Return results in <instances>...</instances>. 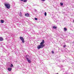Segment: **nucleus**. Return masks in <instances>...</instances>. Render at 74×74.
Here are the masks:
<instances>
[{
	"instance_id": "f257e3e1",
	"label": "nucleus",
	"mask_w": 74,
	"mask_h": 74,
	"mask_svg": "<svg viewBox=\"0 0 74 74\" xmlns=\"http://www.w3.org/2000/svg\"><path fill=\"white\" fill-rule=\"evenodd\" d=\"M45 42L44 40H42V42L40 44V45H38V46L37 47L38 49H40L42 48L43 47H45V45H44Z\"/></svg>"
},
{
	"instance_id": "f03ea898",
	"label": "nucleus",
	"mask_w": 74,
	"mask_h": 74,
	"mask_svg": "<svg viewBox=\"0 0 74 74\" xmlns=\"http://www.w3.org/2000/svg\"><path fill=\"white\" fill-rule=\"evenodd\" d=\"M5 5L7 8L8 9L10 8V4L5 3Z\"/></svg>"
},
{
	"instance_id": "7ed1b4c3",
	"label": "nucleus",
	"mask_w": 74,
	"mask_h": 74,
	"mask_svg": "<svg viewBox=\"0 0 74 74\" xmlns=\"http://www.w3.org/2000/svg\"><path fill=\"white\" fill-rule=\"evenodd\" d=\"M20 38L21 41H22V42L23 43H24L25 42V40H24V38L23 37L21 36L20 37Z\"/></svg>"
},
{
	"instance_id": "20e7f679",
	"label": "nucleus",
	"mask_w": 74,
	"mask_h": 74,
	"mask_svg": "<svg viewBox=\"0 0 74 74\" xmlns=\"http://www.w3.org/2000/svg\"><path fill=\"white\" fill-rule=\"evenodd\" d=\"M27 61L28 63H31V60H29V59L27 58Z\"/></svg>"
},
{
	"instance_id": "39448f33",
	"label": "nucleus",
	"mask_w": 74,
	"mask_h": 74,
	"mask_svg": "<svg viewBox=\"0 0 74 74\" xmlns=\"http://www.w3.org/2000/svg\"><path fill=\"white\" fill-rule=\"evenodd\" d=\"M21 1H23V2H24L25 3H26L27 2V1L28 0H20Z\"/></svg>"
},
{
	"instance_id": "423d86ee",
	"label": "nucleus",
	"mask_w": 74,
	"mask_h": 74,
	"mask_svg": "<svg viewBox=\"0 0 74 74\" xmlns=\"http://www.w3.org/2000/svg\"><path fill=\"white\" fill-rule=\"evenodd\" d=\"M25 16H29V14L28 13H27L25 14Z\"/></svg>"
},
{
	"instance_id": "0eeeda50",
	"label": "nucleus",
	"mask_w": 74,
	"mask_h": 74,
	"mask_svg": "<svg viewBox=\"0 0 74 74\" xmlns=\"http://www.w3.org/2000/svg\"><path fill=\"white\" fill-rule=\"evenodd\" d=\"M8 70L9 71H10L12 70V68H8Z\"/></svg>"
},
{
	"instance_id": "6e6552de",
	"label": "nucleus",
	"mask_w": 74,
	"mask_h": 74,
	"mask_svg": "<svg viewBox=\"0 0 74 74\" xmlns=\"http://www.w3.org/2000/svg\"><path fill=\"white\" fill-rule=\"evenodd\" d=\"M3 38L2 37H0V41H3Z\"/></svg>"
},
{
	"instance_id": "1a4fd4ad",
	"label": "nucleus",
	"mask_w": 74,
	"mask_h": 74,
	"mask_svg": "<svg viewBox=\"0 0 74 74\" xmlns=\"http://www.w3.org/2000/svg\"><path fill=\"white\" fill-rule=\"evenodd\" d=\"M53 29H56V28H57V27H55V26H54L53 27Z\"/></svg>"
},
{
	"instance_id": "9d476101",
	"label": "nucleus",
	"mask_w": 74,
	"mask_h": 74,
	"mask_svg": "<svg viewBox=\"0 0 74 74\" xmlns=\"http://www.w3.org/2000/svg\"><path fill=\"white\" fill-rule=\"evenodd\" d=\"M1 23H4V20H1Z\"/></svg>"
},
{
	"instance_id": "9b49d317",
	"label": "nucleus",
	"mask_w": 74,
	"mask_h": 74,
	"mask_svg": "<svg viewBox=\"0 0 74 74\" xmlns=\"http://www.w3.org/2000/svg\"><path fill=\"white\" fill-rule=\"evenodd\" d=\"M19 15L20 16H22V12H20V13L19 14Z\"/></svg>"
},
{
	"instance_id": "f8f14e48",
	"label": "nucleus",
	"mask_w": 74,
	"mask_h": 74,
	"mask_svg": "<svg viewBox=\"0 0 74 74\" xmlns=\"http://www.w3.org/2000/svg\"><path fill=\"white\" fill-rule=\"evenodd\" d=\"M60 4L61 6H63V3H60Z\"/></svg>"
},
{
	"instance_id": "ddd939ff",
	"label": "nucleus",
	"mask_w": 74,
	"mask_h": 74,
	"mask_svg": "<svg viewBox=\"0 0 74 74\" xmlns=\"http://www.w3.org/2000/svg\"><path fill=\"white\" fill-rule=\"evenodd\" d=\"M64 31H66V30H67V29L66 28H64Z\"/></svg>"
},
{
	"instance_id": "4468645a",
	"label": "nucleus",
	"mask_w": 74,
	"mask_h": 74,
	"mask_svg": "<svg viewBox=\"0 0 74 74\" xmlns=\"http://www.w3.org/2000/svg\"><path fill=\"white\" fill-rule=\"evenodd\" d=\"M10 67H13V64H11V65H10Z\"/></svg>"
},
{
	"instance_id": "2eb2a0df",
	"label": "nucleus",
	"mask_w": 74,
	"mask_h": 74,
	"mask_svg": "<svg viewBox=\"0 0 74 74\" xmlns=\"http://www.w3.org/2000/svg\"><path fill=\"white\" fill-rule=\"evenodd\" d=\"M45 16H47V12H45Z\"/></svg>"
},
{
	"instance_id": "dca6fc26",
	"label": "nucleus",
	"mask_w": 74,
	"mask_h": 74,
	"mask_svg": "<svg viewBox=\"0 0 74 74\" xmlns=\"http://www.w3.org/2000/svg\"><path fill=\"white\" fill-rule=\"evenodd\" d=\"M35 20H36V21H37V20H38V19H37V18H35Z\"/></svg>"
},
{
	"instance_id": "f3484780",
	"label": "nucleus",
	"mask_w": 74,
	"mask_h": 74,
	"mask_svg": "<svg viewBox=\"0 0 74 74\" xmlns=\"http://www.w3.org/2000/svg\"><path fill=\"white\" fill-rule=\"evenodd\" d=\"M34 11L35 12H37V10H36V9H34Z\"/></svg>"
},
{
	"instance_id": "a211bd4d",
	"label": "nucleus",
	"mask_w": 74,
	"mask_h": 74,
	"mask_svg": "<svg viewBox=\"0 0 74 74\" xmlns=\"http://www.w3.org/2000/svg\"><path fill=\"white\" fill-rule=\"evenodd\" d=\"M52 53H54V51H52Z\"/></svg>"
},
{
	"instance_id": "6ab92c4d",
	"label": "nucleus",
	"mask_w": 74,
	"mask_h": 74,
	"mask_svg": "<svg viewBox=\"0 0 74 74\" xmlns=\"http://www.w3.org/2000/svg\"><path fill=\"white\" fill-rule=\"evenodd\" d=\"M45 0H41V1H45Z\"/></svg>"
},
{
	"instance_id": "aec40b11",
	"label": "nucleus",
	"mask_w": 74,
	"mask_h": 74,
	"mask_svg": "<svg viewBox=\"0 0 74 74\" xmlns=\"http://www.w3.org/2000/svg\"><path fill=\"white\" fill-rule=\"evenodd\" d=\"M64 47H66V46L65 45L64 46Z\"/></svg>"
},
{
	"instance_id": "412c9836",
	"label": "nucleus",
	"mask_w": 74,
	"mask_h": 74,
	"mask_svg": "<svg viewBox=\"0 0 74 74\" xmlns=\"http://www.w3.org/2000/svg\"><path fill=\"white\" fill-rule=\"evenodd\" d=\"M73 23H74V20L73 21Z\"/></svg>"
}]
</instances>
